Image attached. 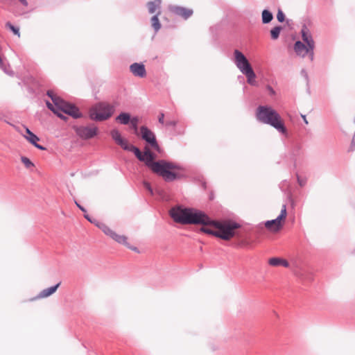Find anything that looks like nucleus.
<instances>
[{
    "label": "nucleus",
    "instance_id": "obj_52",
    "mask_svg": "<svg viewBox=\"0 0 355 355\" xmlns=\"http://www.w3.org/2000/svg\"><path fill=\"white\" fill-rule=\"evenodd\" d=\"M209 200H213L214 199V193L213 191H211L209 194Z\"/></svg>",
    "mask_w": 355,
    "mask_h": 355
},
{
    "label": "nucleus",
    "instance_id": "obj_13",
    "mask_svg": "<svg viewBox=\"0 0 355 355\" xmlns=\"http://www.w3.org/2000/svg\"><path fill=\"white\" fill-rule=\"evenodd\" d=\"M102 231L105 235L110 236L112 239H113L118 243L122 244L125 246L127 244L129 245V243L128 242V238L125 236L116 234L114 231L111 230L107 225H105L104 227H103Z\"/></svg>",
    "mask_w": 355,
    "mask_h": 355
},
{
    "label": "nucleus",
    "instance_id": "obj_1",
    "mask_svg": "<svg viewBox=\"0 0 355 355\" xmlns=\"http://www.w3.org/2000/svg\"><path fill=\"white\" fill-rule=\"evenodd\" d=\"M110 136L116 144L120 146L124 150L132 153L139 161L144 162L147 167L158 176L162 177L165 182H173L180 180L184 177V175L179 172L172 171L173 169L183 171L184 168L180 164L165 159L154 161L153 159L155 157V153L148 148L142 153L137 146L130 144L128 139L123 138L119 130H112Z\"/></svg>",
    "mask_w": 355,
    "mask_h": 355
},
{
    "label": "nucleus",
    "instance_id": "obj_43",
    "mask_svg": "<svg viewBox=\"0 0 355 355\" xmlns=\"http://www.w3.org/2000/svg\"><path fill=\"white\" fill-rule=\"evenodd\" d=\"M74 202H75L76 205L77 206V207L80 211H82L83 213H86L87 212V209H85V207H83V205H81L76 200H74Z\"/></svg>",
    "mask_w": 355,
    "mask_h": 355
},
{
    "label": "nucleus",
    "instance_id": "obj_17",
    "mask_svg": "<svg viewBox=\"0 0 355 355\" xmlns=\"http://www.w3.org/2000/svg\"><path fill=\"white\" fill-rule=\"evenodd\" d=\"M130 72L137 77L144 78L146 76L145 65L142 62H134L130 66Z\"/></svg>",
    "mask_w": 355,
    "mask_h": 355
},
{
    "label": "nucleus",
    "instance_id": "obj_38",
    "mask_svg": "<svg viewBox=\"0 0 355 355\" xmlns=\"http://www.w3.org/2000/svg\"><path fill=\"white\" fill-rule=\"evenodd\" d=\"M266 89L268 92V94L270 96H274L276 95V92L271 85H267Z\"/></svg>",
    "mask_w": 355,
    "mask_h": 355
},
{
    "label": "nucleus",
    "instance_id": "obj_12",
    "mask_svg": "<svg viewBox=\"0 0 355 355\" xmlns=\"http://www.w3.org/2000/svg\"><path fill=\"white\" fill-rule=\"evenodd\" d=\"M281 227L278 223H276L275 219L268 220L263 223H260L256 227H254L253 231L254 234H261L265 228H267L271 231L278 230Z\"/></svg>",
    "mask_w": 355,
    "mask_h": 355
},
{
    "label": "nucleus",
    "instance_id": "obj_11",
    "mask_svg": "<svg viewBox=\"0 0 355 355\" xmlns=\"http://www.w3.org/2000/svg\"><path fill=\"white\" fill-rule=\"evenodd\" d=\"M69 101L64 100L60 96H58L55 98V101H53L51 103L49 101L46 100L45 104L46 107L50 110L53 113H56L57 112L63 111L65 109V106L67 105Z\"/></svg>",
    "mask_w": 355,
    "mask_h": 355
},
{
    "label": "nucleus",
    "instance_id": "obj_14",
    "mask_svg": "<svg viewBox=\"0 0 355 355\" xmlns=\"http://www.w3.org/2000/svg\"><path fill=\"white\" fill-rule=\"evenodd\" d=\"M169 10L174 15L180 16L184 19H189L193 14V9L180 6H170Z\"/></svg>",
    "mask_w": 355,
    "mask_h": 355
},
{
    "label": "nucleus",
    "instance_id": "obj_9",
    "mask_svg": "<svg viewBox=\"0 0 355 355\" xmlns=\"http://www.w3.org/2000/svg\"><path fill=\"white\" fill-rule=\"evenodd\" d=\"M233 55V61L241 72L245 71L249 67H252L246 56L241 51L234 49Z\"/></svg>",
    "mask_w": 355,
    "mask_h": 355
},
{
    "label": "nucleus",
    "instance_id": "obj_8",
    "mask_svg": "<svg viewBox=\"0 0 355 355\" xmlns=\"http://www.w3.org/2000/svg\"><path fill=\"white\" fill-rule=\"evenodd\" d=\"M141 138L146 141L153 149L157 151L158 153L162 152V148L159 146L156 135L150 128L146 125L140 127Z\"/></svg>",
    "mask_w": 355,
    "mask_h": 355
},
{
    "label": "nucleus",
    "instance_id": "obj_29",
    "mask_svg": "<svg viewBox=\"0 0 355 355\" xmlns=\"http://www.w3.org/2000/svg\"><path fill=\"white\" fill-rule=\"evenodd\" d=\"M286 205L284 204L282 205L280 214L276 218H275L276 223H278L280 227H282V221H284L286 220Z\"/></svg>",
    "mask_w": 355,
    "mask_h": 355
},
{
    "label": "nucleus",
    "instance_id": "obj_51",
    "mask_svg": "<svg viewBox=\"0 0 355 355\" xmlns=\"http://www.w3.org/2000/svg\"><path fill=\"white\" fill-rule=\"evenodd\" d=\"M301 117H302V120H303V121H304V123L305 124H306V125H307V124H309V122H308V121H307V119H306V115H305V114H301Z\"/></svg>",
    "mask_w": 355,
    "mask_h": 355
},
{
    "label": "nucleus",
    "instance_id": "obj_20",
    "mask_svg": "<svg viewBox=\"0 0 355 355\" xmlns=\"http://www.w3.org/2000/svg\"><path fill=\"white\" fill-rule=\"evenodd\" d=\"M131 120V114L128 112H121L116 117L115 121L121 125H128Z\"/></svg>",
    "mask_w": 355,
    "mask_h": 355
},
{
    "label": "nucleus",
    "instance_id": "obj_37",
    "mask_svg": "<svg viewBox=\"0 0 355 355\" xmlns=\"http://www.w3.org/2000/svg\"><path fill=\"white\" fill-rule=\"evenodd\" d=\"M297 176V181L298 184L303 187L306 184V178H302L297 173L296 174Z\"/></svg>",
    "mask_w": 355,
    "mask_h": 355
},
{
    "label": "nucleus",
    "instance_id": "obj_47",
    "mask_svg": "<svg viewBox=\"0 0 355 355\" xmlns=\"http://www.w3.org/2000/svg\"><path fill=\"white\" fill-rule=\"evenodd\" d=\"M348 151L353 152L355 151V143L352 140L351 144L349 147Z\"/></svg>",
    "mask_w": 355,
    "mask_h": 355
},
{
    "label": "nucleus",
    "instance_id": "obj_4",
    "mask_svg": "<svg viewBox=\"0 0 355 355\" xmlns=\"http://www.w3.org/2000/svg\"><path fill=\"white\" fill-rule=\"evenodd\" d=\"M203 225H211L216 227L215 236L223 240H229L235 235V230L241 227V225L232 220H216L205 214Z\"/></svg>",
    "mask_w": 355,
    "mask_h": 355
},
{
    "label": "nucleus",
    "instance_id": "obj_24",
    "mask_svg": "<svg viewBox=\"0 0 355 355\" xmlns=\"http://www.w3.org/2000/svg\"><path fill=\"white\" fill-rule=\"evenodd\" d=\"M160 14H161V12L159 10V11L157 12V13L151 17V19H150L151 26H152V27L154 29L155 33L158 32L160 30L161 27H162L161 22H160V21L159 19V15Z\"/></svg>",
    "mask_w": 355,
    "mask_h": 355
},
{
    "label": "nucleus",
    "instance_id": "obj_6",
    "mask_svg": "<svg viewBox=\"0 0 355 355\" xmlns=\"http://www.w3.org/2000/svg\"><path fill=\"white\" fill-rule=\"evenodd\" d=\"M288 139L290 155L291 159L293 161V168L297 167V162L300 159L303 154L302 141L298 136L290 137L289 135L286 137Z\"/></svg>",
    "mask_w": 355,
    "mask_h": 355
},
{
    "label": "nucleus",
    "instance_id": "obj_35",
    "mask_svg": "<svg viewBox=\"0 0 355 355\" xmlns=\"http://www.w3.org/2000/svg\"><path fill=\"white\" fill-rule=\"evenodd\" d=\"M56 116H58L62 121L67 122L69 119V117L64 114L62 111L57 112L56 113H53Z\"/></svg>",
    "mask_w": 355,
    "mask_h": 355
},
{
    "label": "nucleus",
    "instance_id": "obj_48",
    "mask_svg": "<svg viewBox=\"0 0 355 355\" xmlns=\"http://www.w3.org/2000/svg\"><path fill=\"white\" fill-rule=\"evenodd\" d=\"M220 26L219 25H216L214 26H211L210 27V31L214 33V32H217L218 28H219Z\"/></svg>",
    "mask_w": 355,
    "mask_h": 355
},
{
    "label": "nucleus",
    "instance_id": "obj_45",
    "mask_svg": "<svg viewBox=\"0 0 355 355\" xmlns=\"http://www.w3.org/2000/svg\"><path fill=\"white\" fill-rule=\"evenodd\" d=\"M34 147H35L36 148L39 149V150H46V148L40 144H38V142H36V144H35V145H33Z\"/></svg>",
    "mask_w": 355,
    "mask_h": 355
},
{
    "label": "nucleus",
    "instance_id": "obj_49",
    "mask_svg": "<svg viewBox=\"0 0 355 355\" xmlns=\"http://www.w3.org/2000/svg\"><path fill=\"white\" fill-rule=\"evenodd\" d=\"M201 187L202 188L204 189V190H206L207 189V182L205 180H202L201 181Z\"/></svg>",
    "mask_w": 355,
    "mask_h": 355
},
{
    "label": "nucleus",
    "instance_id": "obj_22",
    "mask_svg": "<svg viewBox=\"0 0 355 355\" xmlns=\"http://www.w3.org/2000/svg\"><path fill=\"white\" fill-rule=\"evenodd\" d=\"M25 132L24 137L31 144L35 145L36 142L40 140V138L27 127H25Z\"/></svg>",
    "mask_w": 355,
    "mask_h": 355
},
{
    "label": "nucleus",
    "instance_id": "obj_36",
    "mask_svg": "<svg viewBox=\"0 0 355 355\" xmlns=\"http://www.w3.org/2000/svg\"><path fill=\"white\" fill-rule=\"evenodd\" d=\"M46 96L51 98V100L53 101H54V100L55 101V98L58 96V95H56L55 94V92L51 90V89H49L46 91Z\"/></svg>",
    "mask_w": 355,
    "mask_h": 355
},
{
    "label": "nucleus",
    "instance_id": "obj_5",
    "mask_svg": "<svg viewBox=\"0 0 355 355\" xmlns=\"http://www.w3.org/2000/svg\"><path fill=\"white\" fill-rule=\"evenodd\" d=\"M119 105L118 101L112 104L99 102L89 112V118L94 121H104L110 119L115 112L116 107Z\"/></svg>",
    "mask_w": 355,
    "mask_h": 355
},
{
    "label": "nucleus",
    "instance_id": "obj_16",
    "mask_svg": "<svg viewBox=\"0 0 355 355\" xmlns=\"http://www.w3.org/2000/svg\"><path fill=\"white\" fill-rule=\"evenodd\" d=\"M300 34L302 40V42L306 44L309 46V49L311 50L315 48V42L313 39L311 33L306 25V24H303L302 26V29L300 31Z\"/></svg>",
    "mask_w": 355,
    "mask_h": 355
},
{
    "label": "nucleus",
    "instance_id": "obj_26",
    "mask_svg": "<svg viewBox=\"0 0 355 355\" xmlns=\"http://www.w3.org/2000/svg\"><path fill=\"white\" fill-rule=\"evenodd\" d=\"M284 26L281 25H276L272 27L270 31V38L272 40H277L280 35L281 32L284 30Z\"/></svg>",
    "mask_w": 355,
    "mask_h": 355
},
{
    "label": "nucleus",
    "instance_id": "obj_23",
    "mask_svg": "<svg viewBox=\"0 0 355 355\" xmlns=\"http://www.w3.org/2000/svg\"><path fill=\"white\" fill-rule=\"evenodd\" d=\"M273 18V13L268 8H265L262 10L261 21L263 24H268L270 23Z\"/></svg>",
    "mask_w": 355,
    "mask_h": 355
},
{
    "label": "nucleus",
    "instance_id": "obj_44",
    "mask_svg": "<svg viewBox=\"0 0 355 355\" xmlns=\"http://www.w3.org/2000/svg\"><path fill=\"white\" fill-rule=\"evenodd\" d=\"M125 247H126L127 248H128V249H130V250H132V251L135 252H137V253H139V252H139V249H138V248L135 247V246H132V245H130V243H129V245H128V244H127V245H125Z\"/></svg>",
    "mask_w": 355,
    "mask_h": 355
},
{
    "label": "nucleus",
    "instance_id": "obj_3",
    "mask_svg": "<svg viewBox=\"0 0 355 355\" xmlns=\"http://www.w3.org/2000/svg\"><path fill=\"white\" fill-rule=\"evenodd\" d=\"M205 214L202 210L180 205L173 207L169 211V216L173 221L183 225H202Z\"/></svg>",
    "mask_w": 355,
    "mask_h": 355
},
{
    "label": "nucleus",
    "instance_id": "obj_46",
    "mask_svg": "<svg viewBox=\"0 0 355 355\" xmlns=\"http://www.w3.org/2000/svg\"><path fill=\"white\" fill-rule=\"evenodd\" d=\"M249 241H248V238L246 237L245 239H244L241 242V246H248L249 245Z\"/></svg>",
    "mask_w": 355,
    "mask_h": 355
},
{
    "label": "nucleus",
    "instance_id": "obj_34",
    "mask_svg": "<svg viewBox=\"0 0 355 355\" xmlns=\"http://www.w3.org/2000/svg\"><path fill=\"white\" fill-rule=\"evenodd\" d=\"M200 232H203L206 234H208V235H211V236H215V234H216V231L215 230H212L209 228H207V227H201L200 229Z\"/></svg>",
    "mask_w": 355,
    "mask_h": 355
},
{
    "label": "nucleus",
    "instance_id": "obj_30",
    "mask_svg": "<svg viewBox=\"0 0 355 355\" xmlns=\"http://www.w3.org/2000/svg\"><path fill=\"white\" fill-rule=\"evenodd\" d=\"M6 28H8L13 35L18 37L20 36L19 27L12 24L10 21H7L5 25Z\"/></svg>",
    "mask_w": 355,
    "mask_h": 355
},
{
    "label": "nucleus",
    "instance_id": "obj_41",
    "mask_svg": "<svg viewBox=\"0 0 355 355\" xmlns=\"http://www.w3.org/2000/svg\"><path fill=\"white\" fill-rule=\"evenodd\" d=\"M177 124H178V121L175 120L167 121L165 123V125L166 128L170 127V126L175 128Z\"/></svg>",
    "mask_w": 355,
    "mask_h": 355
},
{
    "label": "nucleus",
    "instance_id": "obj_39",
    "mask_svg": "<svg viewBox=\"0 0 355 355\" xmlns=\"http://www.w3.org/2000/svg\"><path fill=\"white\" fill-rule=\"evenodd\" d=\"M300 74L302 76H303L304 78V79L306 80V85H309V76H308V73L306 71V69H302L300 71Z\"/></svg>",
    "mask_w": 355,
    "mask_h": 355
},
{
    "label": "nucleus",
    "instance_id": "obj_53",
    "mask_svg": "<svg viewBox=\"0 0 355 355\" xmlns=\"http://www.w3.org/2000/svg\"><path fill=\"white\" fill-rule=\"evenodd\" d=\"M309 281H312L313 280V275H309Z\"/></svg>",
    "mask_w": 355,
    "mask_h": 355
},
{
    "label": "nucleus",
    "instance_id": "obj_7",
    "mask_svg": "<svg viewBox=\"0 0 355 355\" xmlns=\"http://www.w3.org/2000/svg\"><path fill=\"white\" fill-rule=\"evenodd\" d=\"M73 130L77 136L83 140L93 139L99 134V130L94 124H90L86 126L73 125Z\"/></svg>",
    "mask_w": 355,
    "mask_h": 355
},
{
    "label": "nucleus",
    "instance_id": "obj_15",
    "mask_svg": "<svg viewBox=\"0 0 355 355\" xmlns=\"http://www.w3.org/2000/svg\"><path fill=\"white\" fill-rule=\"evenodd\" d=\"M63 113L71 116L73 119H78L85 116L80 108L71 102H69L67 105L65 106Z\"/></svg>",
    "mask_w": 355,
    "mask_h": 355
},
{
    "label": "nucleus",
    "instance_id": "obj_42",
    "mask_svg": "<svg viewBox=\"0 0 355 355\" xmlns=\"http://www.w3.org/2000/svg\"><path fill=\"white\" fill-rule=\"evenodd\" d=\"M144 187L151 195H153V189L149 182H146L144 183Z\"/></svg>",
    "mask_w": 355,
    "mask_h": 355
},
{
    "label": "nucleus",
    "instance_id": "obj_54",
    "mask_svg": "<svg viewBox=\"0 0 355 355\" xmlns=\"http://www.w3.org/2000/svg\"><path fill=\"white\" fill-rule=\"evenodd\" d=\"M307 87H307V92H308V93H310V89H309V85H307Z\"/></svg>",
    "mask_w": 355,
    "mask_h": 355
},
{
    "label": "nucleus",
    "instance_id": "obj_32",
    "mask_svg": "<svg viewBox=\"0 0 355 355\" xmlns=\"http://www.w3.org/2000/svg\"><path fill=\"white\" fill-rule=\"evenodd\" d=\"M277 19L279 22L283 23L286 22L287 25H289L290 19L286 18V15L281 8H278L277 13Z\"/></svg>",
    "mask_w": 355,
    "mask_h": 355
},
{
    "label": "nucleus",
    "instance_id": "obj_40",
    "mask_svg": "<svg viewBox=\"0 0 355 355\" xmlns=\"http://www.w3.org/2000/svg\"><path fill=\"white\" fill-rule=\"evenodd\" d=\"M164 113L163 112H160L158 115V122L162 125H165V121H164Z\"/></svg>",
    "mask_w": 355,
    "mask_h": 355
},
{
    "label": "nucleus",
    "instance_id": "obj_27",
    "mask_svg": "<svg viewBox=\"0 0 355 355\" xmlns=\"http://www.w3.org/2000/svg\"><path fill=\"white\" fill-rule=\"evenodd\" d=\"M0 69L6 74L12 75L13 71L10 69V64L4 57L0 55Z\"/></svg>",
    "mask_w": 355,
    "mask_h": 355
},
{
    "label": "nucleus",
    "instance_id": "obj_50",
    "mask_svg": "<svg viewBox=\"0 0 355 355\" xmlns=\"http://www.w3.org/2000/svg\"><path fill=\"white\" fill-rule=\"evenodd\" d=\"M18 1L21 3V5H23L25 7H27L28 5L27 0H18Z\"/></svg>",
    "mask_w": 355,
    "mask_h": 355
},
{
    "label": "nucleus",
    "instance_id": "obj_33",
    "mask_svg": "<svg viewBox=\"0 0 355 355\" xmlns=\"http://www.w3.org/2000/svg\"><path fill=\"white\" fill-rule=\"evenodd\" d=\"M21 162L26 168H30L35 166L34 163L26 156H21Z\"/></svg>",
    "mask_w": 355,
    "mask_h": 355
},
{
    "label": "nucleus",
    "instance_id": "obj_28",
    "mask_svg": "<svg viewBox=\"0 0 355 355\" xmlns=\"http://www.w3.org/2000/svg\"><path fill=\"white\" fill-rule=\"evenodd\" d=\"M84 218L89 221L90 223L94 225L96 227L99 228L101 230H103V227L105 225V223L100 222L97 220L96 219L92 218L90 215L87 214V211L86 213H84Z\"/></svg>",
    "mask_w": 355,
    "mask_h": 355
},
{
    "label": "nucleus",
    "instance_id": "obj_21",
    "mask_svg": "<svg viewBox=\"0 0 355 355\" xmlns=\"http://www.w3.org/2000/svg\"><path fill=\"white\" fill-rule=\"evenodd\" d=\"M241 73L246 76L247 82L248 84L252 86L257 85L256 73L254 71L252 67H249V69H246L245 71Z\"/></svg>",
    "mask_w": 355,
    "mask_h": 355
},
{
    "label": "nucleus",
    "instance_id": "obj_10",
    "mask_svg": "<svg viewBox=\"0 0 355 355\" xmlns=\"http://www.w3.org/2000/svg\"><path fill=\"white\" fill-rule=\"evenodd\" d=\"M293 49L297 55L302 56V58L309 55L311 60H313L314 49L309 50V46L300 40H297L294 43Z\"/></svg>",
    "mask_w": 355,
    "mask_h": 355
},
{
    "label": "nucleus",
    "instance_id": "obj_19",
    "mask_svg": "<svg viewBox=\"0 0 355 355\" xmlns=\"http://www.w3.org/2000/svg\"><path fill=\"white\" fill-rule=\"evenodd\" d=\"M268 263L272 266H284L285 268H288L290 266L289 262L286 259L279 257L270 258Z\"/></svg>",
    "mask_w": 355,
    "mask_h": 355
},
{
    "label": "nucleus",
    "instance_id": "obj_2",
    "mask_svg": "<svg viewBox=\"0 0 355 355\" xmlns=\"http://www.w3.org/2000/svg\"><path fill=\"white\" fill-rule=\"evenodd\" d=\"M255 118L262 124L275 128L284 137H288V131L280 114L269 105H259L255 110Z\"/></svg>",
    "mask_w": 355,
    "mask_h": 355
},
{
    "label": "nucleus",
    "instance_id": "obj_18",
    "mask_svg": "<svg viewBox=\"0 0 355 355\" xmlns=\"http://www.w3.org/2000/svg\"><path fill=\"white\" fill-rule=\"evenodd\" d=\"M61 284V282H58V284H55V285H53L49 288H46L44 290H42L35 297H34L33 300H37L44 297H48L51 295H52L53 293L56 292L58 288Z\"/></svg>",
    "mask_w": 355,
    "mask_h": 355
},
{
    "label": "nucleus",
    "instance_id": "obj_31",
    "mask_svg": "<svg viewBox=\"0 0 355 355\" xmlns=\"http://www.w3.org/2000/svg\"><path fill=\"white\" fill-rule=\"evenodd\" d=\"M140 122L139 117L138 116H132L131 114V120L129 123V125L131 129H132L135 131H137L138 130V125Z\"/></svg>",
    "mask_w": 355,
    "mask_h": 355
},
{
    "label": "nucleus",
    "instance_id": "obj_25",
    "mask_svg": "<svg viewBox=\"0 0 355 355\" xmlns=\"http://www.w3.org/2000/svg\"><path fill=\"white\" fill-rule=\"evenodd\" d=\"M162 0H153L147 3V8L150 14L155 12L157 9H160Z\"/></svg>",
    "mask_w": 355,
    "mask_h": 355
}]
</instances>
